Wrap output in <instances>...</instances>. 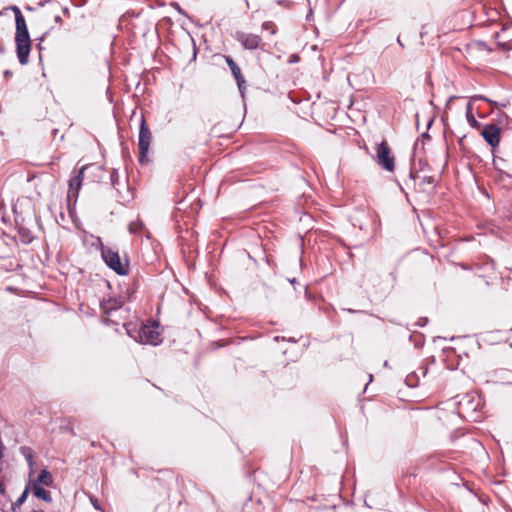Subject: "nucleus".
Instances as JSON below:
<instances>
[{"instance_id":"1","label":"nucleus","mask_w":512,"mask_h":512,"mask_svg":"<svg viewBox=\"0 0 512 512\" xmlns=\"http://www.w3.org/2000/svg\"><path fill=\"white\" fill-rule=\"evenodd\" d=\"M12 10L15 14L16 23V53L18 61L21 65H26L29 62V54L31 51V40L27 29L26 21L20 9L13 6Z\"/></svg>"},{"instance_id":"2","label":"nucleus","mask_w":512,"mask_h":512,"mask_svg":"<svg viewBox=\"0 0 512 512\" xmlns=\"http://www.w3.org/2000/svg\"><path fill=\"white\" fill-rule=\"evenodd\" d=\"M102 259L106 265L115 271L118 275H127L129 272L128 264L122 263L120 256L117 251L111 248H102L101 253Z\"/></svg>"},{"instance_id":"3","label":"nucleus","mask_w":512,"mask_h":512,"mask_svg":"<svg viewBox=\"0 0 512 512\" xmlns=\"http://www.w3.org/2000/svg\"><path fill=\"white\" fill-rule=\"evenodd\" d=\"M152 140L151 131L144 119L141 118L139 127L138 147H139V161L144 163L147 161V153Z\"/></svg>"},{"instance_id":"4","label":"nucleus","mask_w":512,"mask_h":512,"mask_svg":"<svg viewBox=\"0 0 512 512\" xmlns=\"http://www.w3.org/2000/svg\"><path fill=\"white\" fill-rule=\"evenodd\" d=\"M138 341L143 344L158 345L161 342L158 323L153 321L142 325L138 331Z\"/></svg>"},{"instance_id":"5","label":"nucleus","mask_w":512,"mask_h":512,"mask_svg":"<svg viewBox=\"0 0 512 512\" xmlns=\"http://www.w3.org/2000/svg\"><path fill=\"white\" fill-rule=\"evenodd\" d=\"M376 161L377 163L387 171H393L394 169V157L391 154V150L386 141H382L376 149Z\"/></svg>"},{"instance_id":"6","label":"nucleus","mask_w":512,"mask_h":512,"mask_svg":"<svg viewBox=\"0 0 512 512\" xmlns=\"http://www.w3.org/2000/svg\"><path fill=\"white\" fill-rule=\"evenodd\" d=\"M87 169V166H82L78 171L73 172V176L69 180V188L67 197L76 199L82 186L83 173Z\"/></svg>"},{"instance_id":"7","label":"nucleus","mask_w":512,"mask_h":512,"mask_svg":"<svg viewBox=\"0 0 512 512\" xmlns=\"http://www.w3.org/2000/svg\"><path fill=\"white\" fill-rule=\"evenodd\" d=\"M236 40L242 44L245 49L254 50L260 47L262 39L260 36L252 33L237 32Z\"/></svg>"},{"instance_id":"8","label":"nucleus","mask_w":512,"mask_h":512,"mask_svg":"<svg viewBox=\"0 0 512 512\" xmlns=\"http://www.w3.org/2000/svg\"><path fill=\"white\" fill-rule=\"evenodd\" d=\"M482 137L484 140L492 147L495 148L499 145L500 142V128L495 124L486 125L482 132Z\"/></svg>"},{"instance_id":"9","label":"nucleus","mask_w":512,"mask_h":512,"mask_svg":"<svg viewBox=\"0 0 512 512\" xmlns=\"http://www.w3.org/2000/svg\"><path fill=\"white\" fill-rule=\"evenodd\" d=\"M226 62L228 64V66L230 67L231 72H232L233 76L235 77V79L237 81V85H238V88H239V91H240L241 95L244 96L245 79H244V77L241 74L240 67L230 57L226 58Z\"/></svg>"},{"instance_id":"10","label":"nucleus","mask_w":512,"mask_h":512,"mask_svg":"<svg viewBox=\"0 0 512 512\" xmlns=\"http://www.w3.org/2000/svg\"><path fill=\"white\" fill-rule=\"evenodd\" d=\"M33 485H38V486H52L53 485V478H52V475L51 473L46 470V469H43L40 474L38 475V477L35 479Z\"/></svg>"},{"instance_id":"11","label":"nucleus","mask_w":512,"mask_h":512,"mask_svg":"<svg viewBox=\"0 0 512 512\" xmlns=\"http://www.w3.org/2000/svg\"><path fill=\"white\" fill-rule=\"evenodd\" d=\"M121 307V302L116 299L104 300L101 303V308L104 313L110 314L113 310H117Z\"/></svg>"},{"instance_id":"12","label":"nucleus","mask_w":512,"mask_h":512,"mask_svg":"<svg viewBox=\"0 0 512 512\" xmlns=\"http://www.w3.org/2000/svg\"><path fill=\"white\" fill-rule=\"evenodd\" d=\"M33 494L35 497L42 499L45 502L50 503L52 497L49 491L45 490L43 486L33 485Z\"/></svg>"},{"instance_id":"13","label":"nucleus","mask_w":512,"mask_h":512,"mask_svg":"<svg viewBox=\"0 0 512 512\" xmlns=\"http://www.w3.org/2000/svg\"><path fill=\"white\" fill-rule=\"evenodd\" d=\"M22 453L25 456V459H26L29 467L31 468V470H30V476H31L33 473L32 467L34 465L33 455L31 453V450L27 447H22Z\"/></svg>"},{"instance_id":"14","label":"nucleus","mask_w":512,"mask_h":512,"mask_svg":"<svg viewBox=\"0 0 512 512\" xmlns=\"http://www.w3.org/2000/svg\"><path fill=\"white\" fill-rule=\"evenodd\" d=\"M142 228H143V222L139 219L132 221L128 226L130 233H138L142 230Z\"/></svg>"},{"instance_id":"15","label":"nucleus","mask_w":512,"mask_h":512,"mask_svg":"<svg viewBox=\"0 0 512 512\" xmlns=\"http://www.w3.org/2000/svg\"><path fill=\"white\" fill-rule=\"evenodd\" d=\"M29 492H30V483H28V484L26 485V487H25L24 491L22 492V494H21V495L19 496V498L17 499L16 504H17V505H21V504H23V503L26 501V499H27V497H28V495H29Z\"/></svg>"},{"instance_id":"16","label":"nucleus","mask_w":512,"mask_h":512,"mask_svg":"<svg viewBox=\"0 0 512 512\" xmlns=\"http://www.w3.org/2000/svg\"><path fill=\"white\" fill-rule=\"evenodd\" d=\"M476 99H481V100H488L487 98H485L484 96H479V95H474L470 98V101H473V100H476ZM466 116L467 115H470V114H473V108H472V104L471 102H469L466 106Z\"/></svg>"},{"instance_id":"17","label":"nucleus","mask_w":512,"mask_h":512,"mask_svg":"<svg viewBox=\"0 0 512 512\" xmlns=\"http://www.w3.org/2000/svg\"><path fill=\"white\" fill-rule=\"evenodd\" d=\"M468 124L475 129H478L480 127V123L476 120L474 114H470L466 116Z\"/></svg>"},{"instance_id":"18","label":"nucleus","mask_w":512,"mask_h":512,"mask_svg":"<svg viewBox=\"0 0 512 512\" xmlns=\"http://www.w3.org/2000/svg\"><path fill=\"white\" fill-rule=\"evenodd\" d=\"M262 28L264 30H269L271 34H275L276 33V26L273 22L271 21H266L262 24Z\"/></svg>"},{"instance_id":"19","label":"nucleus","mask_w":512,"mask_h":512,"mask_svg":"<svg viewBox=\"0 0 512 512\" xmlns=\"http://www.w3.org/2000/svg\"><path fill=\"white\" fill-rule=\"evenodd\" d=\"M92 245L95 247H98L101 252H102V248H107L106 246L103 245L100 237H96L95 242H93Z\"/></svg>"},{"instance_id":"20","label":"nucleus","mask_w":512,"mask_h":512,"mask_svg":"<svg viewBox=\"0 0 512 512\" xmlns=\"http://www.w3.org/2000/svg\"><path fill=\"white\" fill-rule=\"evenodd\" d=\"M425 183L433 186L434 185V179L432 177H430V176L423 177L422 178V184H425Z\"/></svg>"},{"instance_id":"21","label":"nucleus","mask_w":512,"mask_h":512,"mask_svg":"<svg viewBox=\"0 0 512 512\" xmlns=\"http://www.w3.org/2000/svg\"><path fill=\"white\" fill-rule=\"evenodd\" d=\"M118 179V173L116 170H113L111 173V182L115 185L116 180Z\"/></svg>"},{"instance_id":"22","label":"nucleus","mask_w":512,"mask_h":512,"mask_svg":"<svg viewBox=\"0 0 512 512\" xmlns=\"http://www.w3.org/2000/svg\"><path fill=\"white\" fill-rule=\"evenodd\" d=\"M454 99H456V96H454V95H453V96H450V97L448 98V100H447V104H446V105L449 107V106H450V104H451V102H453V101H454Z\"/></svg>"},{"instance_id":"23","label":"nucleus","mask_w":512,"mask_h":512,"mask_svg":"<svg viewBox=\"0 0 512 512\" xmlns=\"http://www.w3.org/2000/svg\"><path fill=\"white\" fill-rule=\"evenodd\" d=\"M454 99H456V96H454V95H453V96H450V97L448 98V100H447V104H446V105L449 107V106H450V104H451V102H453V101H454Z\"/></svg>"},{"instance_id":"24","label":"nucleus","mask_w":512,"mask_h":512,"mask_svg":"<svg viewBox=\"0 0 512 512\" xmlns=\"http://www.w3.org/2000/svg\"><path fill=\"white\" fill-rule=\"evenodd\" d=\"M10 75H11V72H10L9 70H6V71L4 72V76H5L6 78H7V77H9Z\"/></svg>"},{"instance_id":"25","label":"nucleus","mask_w":512,"mask_h":512,"mask_svg":"<svg viewBox=\"0 0 512 512\" xmlns=\"http://www.w3.org/2000/svg\"><path fill=\"white\" fill-rule=\"evenodd\" d=\"M493 163H494V165H495L497 168H499V167H498V161H497V160H494V161H493Z\"/></svg>"},{"instance_id":"26","label":"nucleus","mask_w":512,"mask_h":512,"mask_svg":"<svg viewBox=\"0 0 512 512\" xmlns=\"http://www.w3.org/2000/svg\"><path fill=\"white\" fill-rule=\"evenodd\" d=\"M397 41H398V43H399L401 46H403L402 41H400V39H399V38L397 39Z\"/></svg>"},{"instance_id":"27","label":"nucleus","mask_w":512,"mask_h":512,"mask_svg":"<svg viewBox=\"0 0 512 512\" xmlns=\"http://www.w3.org/2000/svg\"><path fill=\"white\" fill-rule=\"evenodd\" d=\"M509 271L512 273V268H509Z\"/></svg>"},{"instance_id":"28","label":"nucleus","mask_w":512,"mask_h":512,"mask_svg":"<svg viewBox=\"0 0 512 512\" xmlns=\"http://www.w3.org/2000/svg\"><path fill=\"white\" fill-rule=\"evenodd\" d=\"M33 512H42V511H33Z\"/></svg>"}]
</instances>
